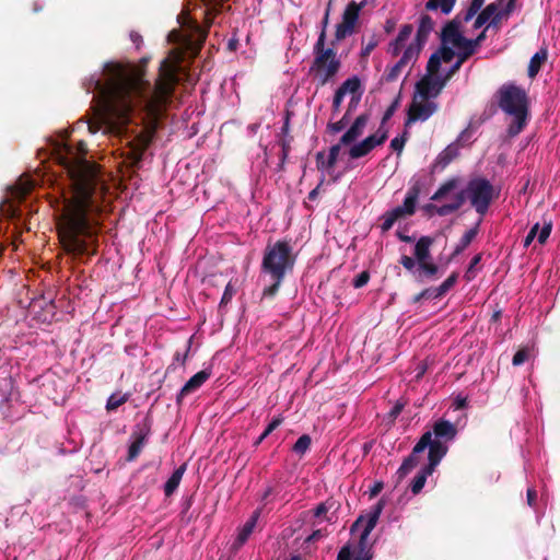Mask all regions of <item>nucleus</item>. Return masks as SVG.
<instances>
[{
    "label": "nucleus",
    "instance_id": "nucleus-21",
    "mask_svg": "<svg viewBox=\"0 0 560 560\" xmlns=\"http://www.w3.org/2000/svg\"><path fill=\"white\" fill-rule=\"evenodd\" d=\"M211 372L208 370H201L195 375H192L177 394V405H182L184 397L200 388L209 380Z\"/></svg>",
    "mask_w": 560,
    "mask_h": 560
},
{
    "label": "nucleus",
    "instance_id": "nucleus-40",
    "mask_svg": "<svg viewBox=\"0 0 560 560\" xmlns=\"http://www.w3.org/2000/svg\"><path fill=\"white\" fill-rule=\"evenodd\" d=\"M487 28H485L480 34L477 35L476 38L469 39L466 38L465 47L467 51H469L470 55H475L477 52V49L480 47L482 42L486 39L487 35Z\"/></svg>",
    "mask_w": 560,
    "mask_h": 560
},
{
    "label": "nucleus",
    "instance_id": "nucleus-8",
    "mask_svg": "<svg viewBox=\"0 0 560 560\" xmlns=\"http://www.w3.org/2000/svg\"><path fill=\"white\" fill-rule=\"evenodd\" d=\"M466 191L471 207L480 215L487 213L492 200L497 197L493 185L483 177L470 179L467 184Z\"/></svg>",
    "mask_w": 560,
    "mask_h": 560
},
{
    "label": "nucleus",
    "instance_id": "nucleus-36",
    "mask_svg": "<svg viewBox=\"0 0 560 560\" xmlns=\"http://www.w3.org/2000/svg\"><path fill=\"white\" fill-rule=\"evenodd\" d=\"M472 55L466 49H458L455 63L445 73L446 80H451L460 69L463 63L468 60Z\"/></svg>",
    "mask_w": 560,
    "mask_h": 560
},
{
    "label": "nucleus",
    "instance_id": "nucleus-50",
    "mask_svg": "<svg viewBox=\"0 0 560 560\" xmlns=\"http://www.w3.org/2000/svg\"><path fill=\"white\" fill-rule=\"evenodd\" d=\"M381 220H382V224H381L382 232L389 231L393 228V225L398 221V219L394 214H392L390 211H386L381 217Z\"/></svg>",
    "mask_w": 560,
    "mask_h": 560
},
{
    "label": "nucleus",
    "instance_id": "nucleus-25",
    "mask_svg": "<svg viewBox=\"0 0 560 560\" xmlns=\"http://www.w3.org/2000/svg\"><path fill=\"white\" fill-rule=\"evenodd\" d=\"M548 58V50L546 47L540 48L529 60L527 74L530 79H534L540 71L541 66Z\"/></svg>",
    "mask_w": 560,
    "mask_h": 560
},
{
    "label": "nucleus",
    "instance_id": "nucleus-60",
    "mask_svg": "<svg viewBox=\"0 0 560 560\" xmlns=\"http://www.w3.org/2000/svg\"><path fill=\"white\" fill-rule=\"evenodd\" d=\"M324 502H325V504L327 506L328 512H330L331 515L337 514V512L341 508V503L338 500L334 499V498H328Z\"/></svg>",
    "mask_w": 560,
    "mask_h": 560
},
{
    "label": "nucleus",
    "instance_id": "nucleus-64",
    "mask_svg": "<svg viewBox=\"0 0 560 560\" xmlns=\"http://www.w3.org/2000/svg\"><path fill=\"white\" fill-rule=\"evenodd\" d=\"M457 279H458V273L457 272H452L443 282L442 284L445 287V288H448V290H451L457 282Z\"/></svg>",
    "mask_w": 560,
    "mask_h": 560
},
{
    "label": "nucleus",
    "instance_id": "nucleus-34",
    "mask_svg": "<svg viewBox=\"0 0 560 560\" xmlns=\"http://www.w3.org/2000/svg\"><path fill=\"white\" fill-rule=\"evenodd\" d=\"M456 3V0H429L425 3V10L435 11L441 10L443 14H450Z\"/></svg>",
    "mask_w": 560,
    "mask_h": 560
},
{
    "label": "nucleus",
    "instance_id": "nucleus-20",
    "mask_svg": "<svg viewBox=\"0 0 560 560\" xmlns=\"http://www.w3.org/2000/svg\"><path fill=\"white\" fill-rule=\"evenodd\" d=\"M369 114L359 115L350 128L341 136L340 144L350 145L355 142L362 135L369 122Z\"/></svg>",
    "mask_w": 560,
    "mask_h": 560
},
{
    "label": "nucleus",
    "instance_id": "nucleus-37",
    "mask_svg": "<svg viewBox=\"0 0 560 560\" xmlns=\"http://www.w3.org/2000/svg\"><path fill=\"white\" fill-rule=\"evenodd\" d=\"M497 10L498 5L495 3L488 4L476 18L474 28H480L488 21H490L491 16L495 13Z\"/></svg>",
    "mask_w": 560,
    "mask_h": 560
},
{
    "label": "nucleus",
    "instance_id": "nucleus-19",
    "mask_svg": "<svg viewBox=\"0 0 560 560\" xmlns=\"http://www.w3.org/2000/svg\"><path fill=\"white\" fill-rule=\"evenodd\" d=\"M419 58V54L416 52L413 48H409L408 46L405 48L401 58L390 68H388L384 74V79L387 82H393L397 80L404 67H406L409 62H416Z\"/></svg>",
    "mask_w": 560,
    "mask_h": 560
},
{
    "label": "nucleus",
    "instance_id": "nucleus-41",
    "mask_svg": "<svg viewBox=\"0 0 560 560\" xmlns=\"http://www.w3.org/2000/svg\"><path fill=\"white\" fill-rule=\"evenodd\" d=\"M456 154V149L450 145L439 154L436 162L444 167L455 159Z\"/></svg>",
    "mask_w": 560,
    "mask_h": 560
},
{
    "label": "nucleus",
    "instance_id": "nucleus-54",
    "mask_svg": "<svg viewBox=\"0 0 560 560\" xmlns=\"http://www.w3.org/2000/svg\"><path fill=\"white\" fill-rule=\"evenodd\" d=\"M370 280V273L369 271L364 270L361 271L354 279H353V287L355 289L363 288Z\"/></svg>",
    "mask_w": 560,
    "mask_h": 560
},
{
    "label": "nucleus",
    "instance_id": "nucleus-58",
    "mask_svg": "<svg viewBox=\"0 0 560 560\" xmlns=\"http://www.w3.org/2000/svg\"><path fill=\"white\" fill-rule=\"evenodd\" d=\"M467 198L468 197H467L466 189L460 190L459 192H457L454 196V200H453L452 205H453V207L455 208L456 211L465 203Z\"/></svg>",
    "mask_w": 560,
    "mask_h": 560
},
{
    "label": "nucleus",
    "instance_id": "nucleus-55",
    "mask_svg": "<svg viewBox=\"0 0 560 560\" xmlns=\"http://www.w3.org/2000/svg\"><path fill=\"white\" fill-rule=\"evenodd\" d=\"M406 141H407V131H405V132L402 133V136H400V137H395V138L390 141V148H392L394 151H396V152L400 153V152H401V150H402V148H404V145H405V143H406Z\"/></svg>",
    "mask_w": 560,
    "mask_h": 560
},
{
    "label": "nucleus",
    "instance_id": "nucleus-18",
    "mask_svg": "<svg viewBox=\"0 0 560 560\" xmlns=\"http://www.w3.org/2000/svg\"><path fill=\"white\" fill-rule=\"evenodd\" d=\"M438 459L436 453H432V457L428 456V464L420 469V471L412 479L410 490L413 494H418L423 489L427 478L431 476L436 466L441 463Z\"/></svg>",
    "mask_w": 560,
    "mask_h": 560
},
{
    "label": "nucleus",
    "instance_id": "nucleus-22",
    "mask_svg": "<svg viewBox=\"0 0 560 560\" xmlns=\"http://www.w3.org/2000/svg\"><path fill=\"white\" fill-rule=\"evenodd\" d=\"M412 32H413L412 24H404L400 27L399 33L396 36V38L389 43L388 49H387L388 54H390L393 57H397L401 52L402 48L405 47L406 42L411 36Z\"/></svg>",
    "mask_w": 560,
    "mask_h": 560
},
{
    "label": "nucleus",
    "instance_id": "nucleus-9",
    "mask_svg": "<svg viewBox=\"0 0 560 560\" xmlns=\"http://www.w3.org/2000/svg\"><path fill=\"white\" fill-rule=\"evenodd\" d=\"M432 244V237L421 236L415 245L413 255L417 260V275L419 280H434L438 278L439 266L432 261L430 250Z\"/></svg>",
    "mask_w": 560,
    "mask_h": 560
},
{
    "label": "nucleus",
    "instance_id": "nucleus-7",
    "mask_svg": "<svg viewBox=\"0 0 560 560\" xmlns=\"http://www.w3.org/2000/svg\"><path fill=\"white\" fill-rule=\"evenodd\" d=\"M313 51L314 60L310 67V74L317 80L319 86H324L339 72L341 61L332 47L323 46L322 38H317Z\"/></svg>",
    "mask_w": 560,
    "mask_h": 560
},
{
    "label": "nucleus",
    "instance_id": "nucleus-16",
    "mask_svg": "<svg viewBox=\"0 0 560 560\" xmlns=\"http://www.w3.org/2000/svg\"><path fill=\"white\" fill-rule=\"evenodd\" d=\"M434 25L435 23L429 14H421L415 39L408 45V47L413 48L416 52L420 55L428 42L429 35L434 30Z\"/></svg>",
    "mask_w": 560,
    "mask_h": 560
},
{
    "label": "nucleus",
    "instance_id": "nucleus-6",
    "mask_svg": "<svg viewBox=\"0 0 560 560\" xmlns=\"http://www.w3.org/2000/svg\"><path fill=\"white\" fill-rule=\"evenodd\" d=\"M384 509V501L380 500L366 516H359L351 525V533H354L360 524L364 523L363 530L360 534L358 545L352 551L350 544L345 545L338 552L337 560H372V551L368 544V538L375 528L378 518Z\"/></svg>",
    "mask_w": 560,
    "mask_h": 560
},
{
    "label": "nucleus",
    "instance_id": "nucleus-52",
    "mask_svg": "<svg viewBox=\"0 0 560 560\" xmlns=\"http://www.w3.org/2000/svg\"><path fill=\"white\" fill-rule=\"evenodd\" d=\"M126 401H127V397L125 395L124 396L112 395L107 400L106 409L108 411L115 410L118 407H120L122 404H125Z\"/></svg>",
    "mask_w": 560,
    "mask_h": 560
},
{
    "label": "nucleus",
    "instance_id": "nucleus-29",
    "mask_svg": "<svg viewBox=\"0 0 560 560\" xmlns=\"http://www.w3.org/2000/svg\"><path fill=\"white\" fill-rule=\"evenodd\" d=\"M478 226H479V224H476V226H474L465 232V234L462 236L458 244L456 245V247L451 256V259H453L454 257L459 255L465 248H467L470 245V243L472 242V240L476 237V235L478 233Z\"/></svg>",
    "mask_w": 560,
    "mask_h": 560
},
{
    "label": "nucleus",
    "instance_id": "nucleus-35",
    "mask_svg": "<svg viewBox=\"0 0 560 560\" xmlns=\"http://www.w3.org/2000/svg\"><path fill=\"white\" fill-rule=\"evenodd\" d=\"M380 44V36L375 33H373L371 36H369L368 39L362 37V49L360 52V58L362 60H366L371 52L378 46Z\"/></svg>",
    "mask_w": 560,
    "mask_h": 560
},
{
    "label": "nucleus",
    "instance_id": "nucleus-28",
    "mask_svg": "<svg viewBox=\"0 0 560 560\" xmlns=\"http://www.w3.org/2000/svg\"><path fill=\"white\" fill-rule=\"evenodd\" d=\"M420 194L418 186H412L408 191L404 200V205L400 206L408 215H412L416 212V203Z\"/></svg>",
    "mask_w": 560,
    "mask_h": 560
},
{
    "label": "nucleus",
    "instance_id": "nucleus-5",
    "mask_svg": "<svg viewBox=\"0 0 560 560\" xmlns=\"http://www.w3.org/2000/svg\"><path fill=\"white\" fill-rule=\"evenodd\" d=\"M495 98L499 108L512 117L506 128L508 137L518 136L529 119V98L526 90L513 82L504 83L498 89Z\"/></svg>",
    "mask_w": 560,
    "mask_h": 560
},
{
    "label": "nucleus",
    "instance_id": "nucleus-30",
    "mask_svg": "<svg viewBox=\"0 0 560 560\" xmlns=\"http://www.w3.org/2000/svg\"><path fill=\"white\" fill-rule=\"evenodd\" d=\"M387 137L388 131L386 129H383V127L381 126L376 133L366 137L362 141L370 153L375 147L383 144L386 141Z\"/></svg>",
    "mask_w": 560,
    "mask_h": 560
},
{
    "label": "nucleus",
    "instance_id": "nucleus-27",
    "mask_svg": "<svg viewBox=\"0 0 560 560\" xmlns=\"http://www.w3.org/2000/svg\"><path fill=\"white\" fill-rule=\"evenodd\" d=\"M352 83L348 82V79L343 81L340 86L336 90L335 95L332 97L331 104V115L335 116L340 112V106L343 101V97L348 94V91H353Z\"/></svg>",
    "mask_w": 560,
    "mask_h": 560
},
{
    "label": "nucleus",
    "instance_id": "nucleus-2",
    "mask_svg": "<svg viewBox=\"0 0 560 560\" xmlns=\"http://www.w3.org/2000/svg\"><path fill=\"white\" fill-rule=\"evenodd\" d=\"M54 156L63 166L70 178V187L62 192V208L57 221V230L63 249L73 256L94 255L100 229L101 205L98 202L95 164L85 155L84 141L77 149L66 140L54 145Z\"/></svg>",
    "mask_w": 560,
    "mask_h": 560
},
{
    "label": "nucleus",
    "instance_id": "nucleus-12",
    "mask_svg": "<svg viewBox=\"0 0 560 560\" xmlns=\"http://www.w3.org/2000/svg\"><path fill=\"white\" fill-rule=\"evenodd\" d=\"M152 419L150 416L143 418L142 421L135 425L131 433L132 443L129 445L127 460H135L141 453L147 439L151 434Z\"/></svg>",
    "mask_w": 560,
    "mask_h": 560
},
{
    "label": "nucleus",
    "instance_id": "nucleus-57",
    "mask_svg": "<svg viewBox=\"0 0 560 560\" xmlns=\"http://www.w3.org/2000/svg\"><path fill=\"white\" fill-rule=\"evenodd\" d=\"M480 260H481L480 254L474 256L472 259L470 260L468 269L466 270V273H465V278L467 281H471L474 279L475 276L472 273V269H475V267L480 262Z\"/></svg>",
    "mask_w": 560,
    "mask_h": 560
},
{
    "label": "nucleus",
    "instance_id": "nucleus-24",
    "mask_svg": "<svg viewBox=\"0 0 560 560\" xmlns=\"http://www.w3.org/2000/svg\"><path fill=\"white\" fill-rule=\"evenodd\" d=\"M258 516H259V513L255 512L250 516V518L238 530L236 539L233 542V548L234 549L241 548L247 541V539L249 538V536L252 535V533H253V530H254V528L256 526V522L258 520Z\"/></svg>",
    "mask_w": 560,
    "mask_h": 560
},
{
    "label": "nucleus",
    "instance_id": "nucleus-56",
    "mask_svg": "<svg viewBox=\"0 0 560 560\" xmlns=\"http://www.w3.org/2000/svg\"><path fill=\"white\" fill-rule=\"evenodd\" d=\"M528 359V350L526 348L520 349L512 359L514 366L522 365Z\"/></svg>",
    "mask_w": 560,
    "mask_h": 560
},
{
    "label": "nucleus",
    "instance_id": "nucleus-46",
    "mask_svg": "<svg viewBox=\"0 0 560 560\" xmlns=\"http://www.w3.org/2000/svg\"><path fill=\"white\" fill-rule=\"evenodd\" d=\"M439 57L441 58L442 62H451L454 57L457 55V52L454 51V49L447 45L442 44L441 47L436 50Z\"/></svg>",
    "mask_w": 560,
    "mask_h": 560
},
{
    "label": "nucleus",
    "instance_id": "nucleus-13",
    "mask_svg": "<svg viewBox=\"0 0 560 560\" xmlns=\"http://www.w3.org/2000/svg\"><path fill=\"white\" fill-rule=\"evenodd\" d=\"M419 95H413L412 102L407 112V119L405 121V126L409 127L418 120H427L429 119L436 110L438 104L431 102L430 100L418 101Z\"/></svg>",
    "mask_w": 560,
    "mask_h": 560
},
{
    "label": "nucleus",
    "instance_id": "nucleus-1",
    "mask_svg": "<svg viewBox=\"0 0 560 560\" xmlns=\"http://www.w3.org/2000/svg\"><path fill=\"white\" fill-rule=\"evenodd\" d=\"M179 65L170 58L161 61L154 85L145 73L132 65L108 61L101 77L91 75L83 82L86 93H95L94 117L88 121L91 133L102 128L119 133L129 122L131 112L139 108L158 119L173 101L179 83Z\"/></svg>",
    "mask_w": 560,
    "mask_h": 560
},
{
    "label": "nucleus",
    "instance_id": "nucleus-3",
    "mask_svg": "<svg viewBox=\"0 0 560 560\" xmlns=\"http://www.w3.org/2000/svg\"><path fill=\"white\" fill-rule=\"evenodd\" d=\"M457 428L454 423L445 419H439L434 422L432 430L425 431L417 444L413 446L411 453L406 457L396 471L397 483H399L412 469L420 463V454L425 448L429 450L428 456L432 457V453H436L439 462L448 452L447 443L456 438Z\"/></svg>",
    "mask_w": 560,
    "mask_h": 560
},
{
    "label": "nucleus",
    "instance_id": "nucleus-45",
    "mask_svg": "<svg viewBox=\"0 0 560 560\" xmlns=\"http://www.w3.org/2000/svg\"><path fill=\"white\" fill-rule=\"evenodd\" d=\"M400 100H401V94L400 92L398 93V95L395 97V100L392 102V104L387 107V109L385 110L384 115H383V118H382V122H381V126L383 127V125L389 120L392 118V116L395 114V112L398 109L399 105H400Z\"/></svg>",
    "mask_w": 560,
    "mask_h": 560
},
{
    "label": "nucleus",
    "instance_id": "nucleus-48",
    "mask_svg": "<svg viewBox=\"0 0 560 560\" xmlns=\"http://www.w3.org/2000/svg\"><path fill=\"white\" fill-rule=\"evenodd\" d=\"M552 230V221H544L542 228H539V231L537 233V241L539 244H545L550 236Z\"/></svg>",
    "mask_w": 560,
    "mask_h": 560
},
{
    "label": "nucleus",
    "instance_id": "nucleus-49",
    "mask_svg": "<svg viewBox=\"0 0 560 560\" xmlns=\"http://www.w3.org/2000/svg\"><path fill=\"white\" fill-rule=\"evenodd\" d=\"M381 220H382V224H381L382 232L389 231L393 228V225L398 221V219L394 214H392L390 211H386L381 217Z\"/></svg>",
    "mask_w": 560,
    "mask_h": 560
},
{
    "label": "nucleus",
    "instance_id": "nucleus-10",
    "mask_svg": "<svg viewBox=\"0 0 560 560\" xmlns=\"http://www.w3.org/2000/svg\"><path fill=\"white\" fill-rule=\"evenodd\" d=\"M368 1L361 2L350 1L345 11L342 12L341 22L336 25L335 38L331 42V46H335L338 42L343 40L346 37L352 35L355 32L357 24L360 18V11L365 8Z\"/></svg>",
    "mask_w": 560,
    "mask_h": 560
},
{
    "label": "nucleus",
    "instance_id": "nucleus-23",
    "mask_svg": "<svg viewBox=\"0 0 560 560\" xmlns=\"http://www.w3.org/2000/svg\"><path fill=\"white\" fill-rule=\"evenodd\" d=\"M348 82L353 84L351 85L353 88V91H348V94L350 95V102L348 103L347 110L345 114L351 116L352 112L357 109L361 102L363 89L361 80L357 75L349 78Z\"/></svg>",
    "mask_w": 560,
    "mask_h": 560
},
{
    "label": "nucleus",
    "instance_id": "nucleus-32",
    "mask_svg": "<svg viewBox=\"0 0 560 560\" xmlns=\"http://www.w3.org/2000/svg\"><path fill=\"white\" fill-rule=\"evenodd\" d=\"M387 137L388 131L386 129H383V127L381 126L376 133L366 137L362 141L370 153L375 147L383 144L386 141Z\"/></svg>",
    "mask_w": 560,
    "mask_h": 560
},
{
    "label": "nucleus",
    "instance_id": "nucleus-15",
    "mask_svg": "<svg viewBox=\"0 0 560 560\" xmlns=\"http://www.w3.org/2000/svg\"><path fill=\"white\" fill-rule=\"evenodd\" d=\"M466 37L460 32V21L455 18L448 21L441 32V43L457 49L465 47Z\"/></svg>",
    "mask_w": 560,
    "mask_h": 560
},
{
    "label": "nucleus",
    "instance_id": "nucleus-4",
    "mask_svg": "<svg viewBox=\"0 0 560 560\" xmlns=\"http://www.w3.org/2000/svg\"><path fill=\"white\" fill-rule=\"evenodd\" d=\"M295 262L296 254L290 240H278L266 245L260 271L270 278L271 283L264 289L262 298L276 296L285 276L293 271Z\"/></svg>",
    "mask_w": 560,
    "mask_h": 560
},
{
    "label": "nucleus",
    "instance_id": "nucleus-39",
    "mask_svg": "<svg viewBox=\"0 0 560 560\" xmlns=\"http://www.w3.org/2000/svg\"><path fill=\"white\" fill-rule=\"evenodd\" d=\"M283 422V417L278 416L275 417L271 422L266 427L264 432L258 436V439L255 441L254 446H258L262 443V441L269 436L281 423Z\"/></svg>",
    "mask_w": 560,
    "mask_h": 560
},
{
    "label": "nucleus",
    "instance_id": "nucleus-33",
    "mask_svg": "<svg viewBox=\"0 0 560 560\" xmlns=\"http://www.w3.org/2000/svg\"><path fill=\"white\" fill-rule=\"evenodd\" d=\"M458 178L453 177L443 183L439 189L432 195L431 200L439 201L445 198L451 191L458 186Z\"/></svg>",
    "mask_w": 560,
    "mask_h": 560
},
{
    "label": "nucleus",
    "instance_id": "nucleus-62",
    "mask_svg": "<svg viewBox=\"0 0 560 560\" xmlns=\"http://www.w3.org/2000/svg\"><path fill=\"white\" fill-rule=\"evenodd\" d=\"M435 212L440 215V217H445L447 214H451L453 212H456L455 208L453 207L452 202L451 203H446V205H442L438 208H435Z\"/></svg>",
    "mask_w": 560,
    "mask_h": 560
},
{
    "label": "nucleus",
    "instance_id": "nucleus-26",
    "mask_svg": "<svg viewBox=\"0 0 560 560\" xmlns=\"http://www.w3.org/2000/svg\"><path fill=\"white\" fill-rule=\"evenodd\" d=\"M186 464L180 465L173 471L171 477L167 479V481L164 485V494L166 497H171L177 490L180 480L186 471Z\"/></svg>",
    "mask_w": 560,
    "mask_h": 560
},
{
    "label": "nucleus",
    "instance_id": "nucleus-51",
    "mask_svg": "<svg viewBox=\"0 0 560 560\" xmlns=\"http://www.w3.org/2000/svg\"><path fill=\"white\" fill-rule=\"evenodd\" d=\"M422 300H438L434 288H428L412 298V303H419Z\"/></svg>",
    "mask_w": 560,
    "mask_h": 560
},
{
    "label": "nucleus",
    "instance_id": "nucleus-43",
    "mask_svg": "<svg viewBox=\"0 0 560 560\" xmlns=\"http://www.w3.org/2000/svg\"><path fill=\"white\" fill-rule=\"evenodd\" d=\"M341 145L340 144V141L337 143V144H334L329 148V154H328V158L326 160V170H331L335 167L337 161H338V156H339V153H340V149H341Z\"/></svg>",
    "mask_w": 560,
    "mask_h": 560
},
{
    "label": "nucleus",
    "instance_id": "nucleus-61",
    "mask_svg": "<svg viewBox=\"0 0 560 560\" xmlns=\"http://www.w3.org/2000/svg\"><path fill=\"white\" fill-rule=\"evenodd\" d=\"M539 231V223L534 224L524 240V247H528Z\"/></svg>",
    "mask_w": 560,
    "mask_h": 560
},
{
    "label": "nucleus",
    "instance_id": "nucleus-59",
    "mask_svg": "<svg viewBox=\"0 0 560 560\" xmlns=\"http://www.w3.org/2000/svg\"><path fill=\"white\" fill-rule=\"evenodd\" d=\"M399 262L402 265V267L408 270V271H412L415 268H416V265H417V260L416 258H412L410 256H407V255H402L400 257V260Z\"/></svg>",
    "mask_w": 560,
    "mask_h": 560
},
{
    "label": "nucleus",
    "instance_id": "nucleus-44",
    "mask_svg": "<svg viewBox=\"0 0 560 560\" xmlns=\"http://www.w3.org/2000/svg\"><path fill=\"white\" fill-rule=\"evenodd\" d=\"M350 120V116H348L347 114H345L338 121H335V122H328L327 125V130L330 132V133H338L340 131H342L346 126L348 125Z\"/></svg>",
    "mask_w": 560,
    "mask_h": 560
},
{
    "label": "nucleus",
    "instance_id": "nucleus-38",
    "mask_svg": "<svg viewBox=\"0 0 560 560\" xmlns=\"http://www.w3.org/2000/svg\"><path fill=\"white\" fill-rule=\"evenodd\" d=\"M311 444H312L311 436L308 434H303L296 440V442L294 443V445L292 447V451L295 454L303 456L310 450Z\"/></svg>",
    "mask_w": 560,
    "mask_h": 560
},
{
    "label": "nucleus",
    "instance_id": "nucleus-42",
    "mask_svg": "<svg viewBox=\"0 0 560 560\" xmlns=\"http://www.w3.org/2000/svg\"><path fill=\"white\" fill-rule=\"evenodd\" d=\"M441 58L439 57L438 52L434 51L427 63V74L429 75H438V72L441 68Z\"/></svg>",
    "mask_w": 560,
    "mask_h": 560
},
{
    "label": "nucleus",
    "instance_id": "nucleus-53",
    "mask_svg": "<svg viewBox=\"0 0 560 560\" xmlns=\"http://www.w3.org/2000/svg\"><path fill=\"white\" fill-rule=\"evenodd\" d=\"M235 294V289L234 287L232 285L231 282H229L224 289V292H223V295L221 298V301H220V307H223L225 306L228 303L231 302L232 298L234 296Z\"/></svg>",
    "mask_w": 560,
    "mask_h": 560
},
{
    "label": "nucleus",
    "instance_id": "nucleus-47",
    "mask_svg": "<svg viewBox=\"0 0 560 560\" xmlns=\"http://www.w3.org/2000/svg\"><path fill=\"white\" fill-rule=\"evenodd\" d=\"M369 154V151L366 150V147L365 144L363 143V141L359 142V143H355L353 144L350 149H349V156L352 159V160H357V159H360V158H363L365 155Z\"/></svg>",
    "mask_w": 560,
    "mask_h": 560
},
{
    "label": "nucleus",
    "instance_id": "nucleus-31",
    "mask_svg": "<svg viewBox=\"0 0 560 560\" xmlns=\"http://www.w3.org/2000/svg\"><path fill=\"white\" fill-rule=\"evenodd\" d=\"M387 137L388 131L386 129H383V127L381 126L376 133L366 137L362 141L370 153L375 147L383 144L386 141Z\"/></svg>",
    "mask_w": 560,
    "mask_h": 560
},
{
    "label": "nucleus",
    "instance_id": "nucleus-63",
    "mask_svg": "<svg viewBox=\"0 0 560 560\" xmlns=\"http://www.w3.org/2000/svg\"><path fill=\"white\" fill-rule=\"evenodd\" d=\"M291 150V140H281V162L284 163Z\"/></svg>",
    "mask_w": 560,
    "mask_h": 560
},
{
    "label": "nucleus",
    "instance_id": "nucleus-14",
    "mask_svg": "<svg viewBox=\"0 0 560 560\" xmlns=\"http://www.w3.org/2000/svg\"><path fill=\"white\" fill-rule=\"evenodd\" d=\"M450 80L446 77L425 74L416 83V95L422 101L430 100L440 95L444 86Z\"/></svg>",
    "mask_w": 560,
    "mask_h": 560
},
{
    "label": "nucleus",
    "instance_id": "nucleus-17",
    "mask_svg": "<svg viewBox=\"0 0 560 560\" xmlns=\"http://www.w3.org/2000/svg\"><path fill=\"white\" fill-rule=\"evenodd\" d=\"M224 0H207L206 5L208 10L206 12L205 24L206 27H201L197 22H194V28L198 33V44L202 45L207 38L208 30L213 23V14L219 13L223 9Z\"/></svg>",
    "mask_w": 560,
    "mask_h": 560
},
{
    "label": "nucleus",
    "instance_id": "nucleus-11",
    "mask_svg": "<svg viewBox=\"0 0 560 560\" xmlns=\"http://www.w3.org/2000/svg\"><path fill=\"white\" fill-rule=\"evenodd\" d=\"M155 136V127H148L137 133L131 140L128 141L129 150L126 153V159L130 161L132 167H139L142 162L143 154L153 141Z\"/></svg>",
    "mask_w": 560,
    "mask_h": 560
}]
</instances>
